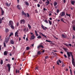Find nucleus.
I'll use <instances>...</instances> for the list:
<instances>
[{
  "mask_svg": "<svg viewBox=\"0 0 75 75\" xmlns=\"http://www.w3.org/2000/svg\"><path fill=\"white\" fill-rule=\"evenodd\" d=\"M41 27L43 29V30H46V29H47V28L45 27L42 24L41 25Z\"/></svg>",
  "mask_w": 75,
  "mask_h": 75,
  "instance_id": "5",
  "label": "nucleus"
},
{
  "mask_svg": "<svg viewBox=\"0 0 75 75\" xmlns=\"http://www.w3.org/2000/svg\"><path fill=\"white\" fill-rule=\"evenodd\" d=\"M64 15H65V13L64 11L60 13L59 14V16H61V17H64Z\"/></svg>",
  "mask_w": 75,
  "mask_h": 75,
  "instance_id": "3",
  "label": "nucleus"
},
{
  "mask_svg": "<svg viewBox=\"0 0 75 75\" xmlns=\"http://www.w3.org/2000/svg\"><path fill=\"white\" fill-rule=\"evenodd\" d=\"M8 31H9V30L8 28H6L5 29V32L6 33H7L8 32Z\"/></svg>",
  "mask_w": 75,
  "mask_h": 75,
  "instance_id": "23",
  "label": "nucleus"
},
{
  "mask_svg": "<svg viewBox=\"0 0 75 75\" xmlns=\"http://www.w3.org/2000/svg\"><path fill=\"white\" fill-rule=\"evenodd\" d=\"M14 25V23L13 21H9V26H11V25Z\"/></svg>",
  "mask_w": 75,
  "mask_h": 75,
  "instance_id": "4",
  "label": "nucleus"
},
{
  "mask_svg": "<svg viewBox=\"0 0 75 75\" xmlns=\"http://www.w3.org/2000/svg\"><path fill=\"white\" fill-rule=\"evenodd\" d=\"M68 45H69L70 47H71L72 46V45H71V44H69Z\"/></svg>",
  "mask_w": 75,
  "mask_h": 75,
  "instance_id": "53",
  "label": "nucleus"
},
{
  "mask_svg": "<svg viewBox=\"0 0 75 75\" xmlns=\"http://www.w3.org/2000/svg\"><path fill=\"white\" fill-rule=\"evenodd\" d=\"M53 55H55V56H56V57H57V53H53Z\"/></svg>",
  "mask_w": 75,
  "mask_h": 75,
  "instance_id": "39",
  "label": "nucleus"
},
{
  "mask_svg": "<svg viewBox=\"0 0 75 75\" xmlns=\"http://www.w3.org/2000/svg\"><path fill=\"white\" fill-rule=\"evenodd\" d=\"M39 3H40V4H41L42 3V1L41 0L39 2Z\"/></svg>",
  "mask_w": 75,
  "mask_h": 75,
  "instance_id": "36",
  "label": "nucleus"
},
{
  "mask_svg": "<svg viewBox=\"0 0 75 75\" xmlns=\"http://www.w3.org/2000/svg\"><path fill=\"white\" fill-rule=\"evenodd\" d=\"M36 69H37V70H38V67H36L35 69V70H36Z\"/></svg>",
  "mask_w": 75,
  "mask_h": 75,
  "instance_id": "55",
  "label": "nucleus"
},
{
  "mask_svg": "<svg viewBox=\"0 0 75 75\" xmlns=\"http://www.w3.org/2000/svg\"><path fill=\"white\" fill-rule=\"evenodd\" d=\"M70 73L71 74V75H72V71H71V69H70Z\"/></svg>",
  "mask_w": 75,
  "mask_h": 75,
  "instance_id": "38",
  "label": "nucleus"
},
{
  "mask_svg": "<svg viewBox=\"0 0 75 75\" xmlns=\"http://www.w3.org/2000/svg\"><path fill=\"white\" fill-rule=\"evenodd\" d=\"M66 1V0H63V3H65V2Z\"/></svg>",
  "mask_w": 75,
  "mask_h": 75,
  "instance_id": "56",
  "label": "nucleus"
},
{
  "mask_svg": "<svg viewBox=\"0 0 75 75\" xmlns=\"http://www.w3.org/2000/svg\"><path fill=\"white\" fill-rule=\"evenodd\" d=\"M22 14L23 16V15H25L24 16L25 17H27V14H26V13H24V11H23L22 12Z\"/></svg>",
  "mask_w": 75,
  "mask_h": 75,
  "instance_id": "11",
  "label": "nucleus"
},
{
  "mask_svg": "<svg viewBox=\"0 0 75 75\" xmlns=\"http://www.w3.org/2000/svg\"><path fill=\"white\" fill-rule=\"evenodd\" d=\"M44 22H45L46 23L48 24V21H47V20H45L44 21Z\"/></svg>",
  "mask_w": 75,
  "mask_h": 75,
  "instance_id": "30",
  "label": "nucleus"
},
{
  "mask_svg": "<svg viewBox=\"0 0 75 75\" xmlns=\"http://www.w3.org/2000/svg\"><path fill=\"white\" fill-rule=\"evenodd\" d=\"M9 39H10V37H8L6 39V40L8 41V40H9Z\"/></svg>",
  "mask_w": 75,
  "mask_h": 75,
  "instance_id": "48",
  "label": "nucleus"
},
{
  "mask_svg": "<svg viewBox=\"0 0 75 75\" xmlns=\"http://www.w3.org/2000/svg\"><path fill=\"white\" fill-rule=\"evenodd\" d=\"M18 33L17 32H16L15 34V37H18Z\"/></svg>",
  "mask_w": 75,
  "mask_h": 75,
  "instance_id": "13",
  "label": "nucleus"
},
{
  "mask_svg": "<svg viewBox=\"0 0 75 75\" xmlns=\"http://www.w3.org/2000/svg\"><path fill=\"white\" fill-rule=\"evenodd\" d=\"M13 35V33H11L10 34V36H11V35Z\"/></svg>",
  "mask_w": 75,
  "mask_h": 75,
  "instance_id": "41",
  "label": "nucleus"
},
{
  "mask_svg": "<svg viewBox=\"0 0 75 75\" xmlns=\"http://www.w3.org/2000/svg\"><path fill=\"white\" fill-rule=\"evenodd\" d=\"M0 9L1 10V15L3 16L4 15V11L3 10V8L1 7L0 8Z\"/></svg>",
  "mask_w": 75,
  "mask_h": 75,
  "instance_id": "8",
  "label": "nucleus"
},
{
  "mask_svg": "<svg viewBox=\"0 0 75 75\" xmlns=\"http://www.w3.org/2000/svg\"><path fill=\"white\" fill-rule=\"evenodd\" d=\"M4 47H6V45L5 42H4Z\"/></svg>",
  "mask_w": 75,
  "mask_h": 75,
  "instance_id": "34",
  "label": "nucleus"
},
{
  "mask_svg": "<svg viewBox=\"0 0 75 75\" xmlns=\"http://www.w3.org/2000/svg\"><path fill=\"white\" fill-rule=\"evenodd\" d=\"M25 4H26V5H27V6H29V3H28L27 2V1L25 2Z\"/></svg>",
  "mask_w": 75,
  "mask_h": 75,
  "instance_id": "28",
  "label": "nucleus"
},
{
  "mask_svg": "<svg viewBox=\"0 0 75 75\" xmlns=\"http://www.w3.org/2000/svg\"><path fill=\"white\" fill-rule=\"evenodd\" d=\"M17 8L19 10H20L21 9V6L19 5H18L17 6Z\"/></svg>",
  "mask_w": 75,
  "mask_h": 75,
  "instance_id": "16",
  "label": "nucleus"
},
{
  "mask_svg": "<svg viewBox=\"0 0 75 75\" xmlns=\"http://www.w3.org/2000/svg\"><path fill=\"white\" fill-rule=\"evenodd\" d=\"M7 66L8 68V71H10V69L11 68V67H10V64H7Z\"/></svg>",
  "mask_w": 75,
  "mask_h": 75,
  "instance_id": "10",
  "label": "nucleus"
},
{
  "mask_svg": "<svg viewBox=\"0 0 75 75\" xmlns=\"http://www.w3.org/2000/svg\"><path fill=\"white\" fill-rule=\"evenodd\" d=\"M52 51H54V52H57V51L56 50H52Z\"/></svg>",
  "mask_w": 75,
  "mask_h": 75,
  "instance_id": "59",
  "label": "nucleus"
},
{
  "mask_svg": "<svg viewBox=\"0 0 75 75\" xmlns=\"http://www.w3.org/2000/svg\"><path fill=\"white\" fill-rule=\"evenodd\" d=\"M19 25V23L18 22L16 24V25L17 26H18V25Z\"/></svg>",
  "mask_w": 75,
  "mask_h": 75,
  "instance_id": "50",
  "label": "nucleus"
},
{
  "mask_svg": "<svg viewBox=\"0 0 75 75\" xmlns=\"http://www.w3.org/2000/svg\"><path fill=\"white\" fill-rule=\"evenodd\" d=\"M10 42L11 44H14V41L13 40H11Z\"/></svg>",
  "mask_w": 75,
  "mask_h": 75,
  "instance_id": "14",
  "label": "nucleus"
},
{
  "mask_svg": "<svg viewBox=\"0 0 75 75\" xmlns=\"http://www.w3.org/2000/svg\"><path fill=\"white\" fill-rule=\"evenodd\" d=\"M8 41L7 40H6V39H5V42H6V43H7V42H8Z\"/></svg>",
  "mask_w": 75,
  "mask_h": 75,
  "instance_id": "35",
  "label": "nucleus"
},
{
  "mask_svg": "<svg viewBox=\"0 0 75 75\" xmlns=\"http://www.w3.org/2000/svg\"><path fill=\"white\" fill-rule=\"evenodd\" d=\"M60 20H61V21H64V20H63V19H62V18L60 19Z\"/></svg>",
  "mask_w": 75,
  "mask_h": 75,
  "instance_id": "61",
  "label": "nucleus"
},
{
  "mask_svg": "<svg viewBox=\"0 0 75 75\" xmlns=\"http://www.w3.org/2000/svg\"><path fill=\"white\" fill-rule=\"evenodd\" d=\"M10 26L11 27V28L12 29H13V30L14 29V26L13 25Z\"/></svg>",
  "mask_w": 75,
  "mask_h": 75,
  "instance_id": "20",
  "label": "nucleus"
},
{
  "mask_svg": "<svg viewBox=\"0 0 75 75\" xmlns=\"http://www.w3.org/2000/svg\"><path fill=\"white\" fill-rule=\"evenodd\" d=\"M27 17H30V15L29 14H28V13H27Z\"/></svg>",
  "mask_w": 75,
  "mask_h": 75,
  "instance_id": "37",
  "label": "nucleus"
},
{
  "mask_svg": "<svg viewBox=\"0 0 75 75\" xmlns=\"http://www.w3.org/2000/svg\"><path fill=\"white\" fill-rule=\"evenodd\" d=\"M72 29L74 31H75V25H72Z\"/></svg>",
  "mask_w": 75,
  "mask_h": 75,
  "instance_id": "17",
  "label": "nucleus"
},
{
  "mask_svg": "<svg viewBox=\"0 0 75 75\" xmlns=\"http://www.w3.org/2000/svg\"><path fill=\"white\" fill-rule=\"evenodd\" d=\"M66 16H69V17H71V14H69L66 13Z\"/></svg>",
  "mask_w": 75,
  "mask_h": 75,
  "instance_id": "31",
  "label": "nucleus"
},
{
  "mask_svg": "<svg viewBox=\"0 0 75 75\" xmlns=\"http://www.w3.org/2000/svg\"><path fill=\"white\" fill-rule=\"evenodd\" d=\"M52 15V14H51V13H50L49 14V16H51Z\"/></svg>",
  "mask_w": 75,
  "mask_h": 75,
  "instance_id": "62",
  "label": "nucleus"
},
{
  "mask_svg": "<svg viewBox=\"0 0 75 75\" xmlns=\"http://www.w3.org/2000/svg\"><path fill=\"white\" fill-rule=\"evenodd\" d=\"M39 34L40 35H42V36H43V37H44L45 38H47V36L43 34V33H41V32H40Z\"/></svg>",
  "mask_w": 75,
  "mask_h": 75,
  "instance_id": "7",
  "label": "nucleus"
},
{
  "mask_svg": "<svg viewBox=\"0 0 75 75\" xmlns=\"http://www.w3.org/2000/svg\"><path fill=\"white\" fill-rule=\"evenodd\" d=\"M35 38V36H34V35L33 34L30 37V40H34V39Z\"/></svg>",
  "mask_w": 75,
  "mask_h": 75,
  "instance_id": "6",
  "label": "nucleus"
},
{
  "mask_svg": "<svg viewBox=\"0 0 75 75\" xmlns=\"http://www.w3.org/2000/svg\"><path fill=\"white\" fill-rule=\"evenodd\" d=\"M20 23H21V24H24L25 23V20L24 19L21 20L20 21Z\"/></svg>",
  "mask_w": 75,
  "mask_h": 75,
  "instance_id": "9",
  "label": "nucleus"
},
{
  "mask_svg": "<svg viewBox=\"0 0 75 75\" xmlns=\"http://www.w3.org/2000/svg\"><path fill=\"white\" fill-rule=\"evenodd\" d=\"M30 34L31 35H33V33L32 32H31L30 33Z\"/></svg>",
  "mask_w": 75,
  "mask_h": 75,
  "instance_id": "60",
  "label": "nucleus"
},
{
  "mask_svg": "<svg viewBox=\"0 0 75 75\" xmlns=\"http://www.w3.org/2000/svg\"><path fill=\"white\" fill-rule=\"evenodd\" d=\"M37 38L38 39H40V38H42V37L41 36L39 35L37 37Z\"/></svg>",
  "mask_w": 75,
  "mask_h": 75,
  "instance_id": "25",
  "label": "nucleus"
},
{
  "mask_svg": "<svg viewBox=\"0 0 75 75\" xmlns=\"http://www.w3.org/2000/svg\"><path fill=\"white\" fill-rule=\"evenodd\" d=\"M54 6H56L57 5V2L55 1L54 2Z\"/></svg>",
  "mask_w": 75,
  "mask_h": 75,
  "instance_id": "19",
  "label": "nucleus"
},
{
  "mask_svg": "<svg viewBox=\"0 0 75 75\" xmlns=\"http://www.w3.org/2000/svg\"><path fill=\"white\" fill-rule=\"evenodd\" d=\"M48 57V56H46V57H45V59H47Z\"/></svg>",
  "mask_w": 75,
  "mask_h": 75,
  "instance_id": "54",
  "label": "nucleus"
},
{
  "mask_svg": "<svg viewBox=\"0 0 75 75\" xmlns=\"http://www.w3.org/2000/svg\"><path fill=\"white\" fill-rule=\"evenodd\" d=\"M57 64L58 65H59V62H58V61H57Z\"/></svg>",
  "mask_w": 75,
  "mask_h": 75,
  "instance_id": "51",
  "label": "nucleus"
},
{
  "mask_svg": "<svg viewBox=\"0 0 75 75\" xmlns=\"http://www.w3.org/2000/svg\"><path fill=\"white\" fill-rule=\"evenodd\" d=\"M37 6L38 7H40V5L39 4H38Z\"/></svg>",
  "mask_w": 75,
  "mask_h": 75,
  "instance_id": "49",
  "label": "nucleus"
},
{
  "mask_svg": "<svg viewBox=\"0 0 75 75\" xmlns=\"http://www.w3.org/2000/svg\"><path fill=\"white\" fill-rule=\"evenodd\" d=\"M65 67V65L64 64V63H63V65L62 66V67Z\"/></svg>",
  "mask_w": 75,
  "mask_h": 75,
  "instance_id": "44",
  "label": "nucleus"
},
{
  "mask_svg": "<svg viewBox=\"0 0 75 75\" xmlns=\"http://www.w3.org/2000/svg\"><path fill=\"white\" fill-rule=\"evenodd\" d=\"M59 10L58 9H57V13H59Z\"/></svg>",
  "mask_w": 75,
  "mask_h": 75,
  "instance_id": "43",
  "label": "nucleus"
},
{
  "mask_svg": "<svg viewBox=\"0 0 75 75\" xmlns=\"http://www.w3.org/2000/svg\"><path fill=\"white\" fill-rule=\"evenodd\" d=\"M29 49H30V47H26V50H28Z\"/></svg>",
  "mask_w": 75,
  "mask_h": 75,
  "instance_id": "45",
  "label": "nucleus"
},
{
  "mask_svg": "<svg viewBox=\"0 0 75 75\" xmlns=\"http://www.w3.org/2000/svg\"><path fill=\"white\" fill-rule=\"evenodd\" d=\"M64 45H66V46H67V47H69V45H68V44H67V43H65L64 44Z\"/></svg>",
  "mask_w": 75,
  "mask_h": 75,
  "instance_id": "42",
  "label": "nucleus"
},
{
  "mask_svg": "<svg viewBox=\"0 0 75 75\" xmlns=\"http://www.w3.org/2000/svg\"><path fill=\"white\" fill-rule=\"evenodd\" d=\"M41 54V52H40V51H38L37 53L38 55H40V54Z\"/></svg>",
  "mask_w": 75,
  "mask_h": 75,
  "instance_id": "26",
  "label": "nucleus"
},
{
  "mask_svg": "<svg viewBox=\"0 0 75 75\" xmlns=\"http://www.w3.org/2000/svg\"><path fill=\"white\" fill-rule=\"evenodd\" d=\"M5 4L7 7H10L11 5V3H10L9 4L8 3H6Z\"/></svg>",
  "mask_w": 75,
  "mask_h": 75,
  "instance_id": "12",
  "label": "nucleus"
},
{
  "mask_svg": "<svg viewBox=\"0 0 75 75\" xmlns=\"http://www.w3.org/2000/svg\"><path fill=\"white\" fill-rule=\"evenodd\" d=\"M23 31H26V28H24L23 29Z\"/></svg>",
  "mask_w": 75,
  "mask_h": 75,
  "instance_id": "58",
  "label": "nucleus"
},
{
  "mask_svg": "<svg viewBox=\"0 0 75 75\" xmlns=\"http://www.w3.org/2000/svg\"><path fill=\"white\" fill-rule=\"evenodd\" d=\"M3 62L2 59L1 60V62H0V64L1 65H3Z\"/></svg>",
  "mask_w": 75,
  "mask_h": 75,
  "instance_id": "27",
  "label": "nucleus"
},
{
  "mask_svg": "<svg viewBox=\"0 0 75 75\" xmlns=\"http://www.w3.org/2000/svg\"><path fill=\"white\" fill-rule=\"evenodd\" d=\"M35 32L36 36H38V34L37 33V31L35 30Z\"/></svg>",
  "mask_w": 75,
  "mask_h": 75,
  "instance_id": "24",
  "label": "nucleus"
},
{
  "mask_svg": "<svg viewBox=\"0 0 75 75\" xmlns=\"http://www.w3.org/2000/svg\"><path fill=\"white\" fill-rule=\"evenodd\" d=\"M42 43H41L40 44V45L38 46L37 47V48H38V49H39V48H44V46H43V45H42Z\"/></svg>",
  "mask_w": 75,
  "mask_h": 75,
  "instance_id": "2",
  "label": "nucleus"
},
{
  "mask_svg": "<svg viewBox=\"0 0 75 75\" xmlns=\"http://www.w3.org/2000/svg\"><path fill=\"white\" fill-rule=\"evenodd\" d=\"M75 2L74 1H71V3L72 4V5H74V4L75 3Z\"/></svg>",
  "mask_w": 75,
  "mask_h": 75,
  "instance_id": "22",
  "label": "nucleus"
},
{
  "mask_svg": "<svg viewBox=\"0 0 75 75\" xmlns=\"http://www.w3.org/2000/svg\"><path fill=\"white\" fill-rule=\"evenodd\" d=\"M46 3L47 4H50V1L48 0H47V2H46Z\"/></svg>",
  "mask_w": 75,
  "mask_h": 75,
  "instance_id": "32",
  "label": "nucleus"
},
{
  "mask_svg": "<svg viewBox=\"0 0 75 75\" xmlns=\"http://www.w3.org/2000/svg\"><path fill=\"white\" fill-rule=\"evenodd\" d=\"M67 55L68 58H69V57H71V58L72 59V64L73 65L74 67H75V61H74V59L73 58L74 56L72 55V52H67Z\"/></svg>",
  "mask_w": 75,
  "mask_h": 75,
  "instance_id": "1",
  "label": "nucleus"
},
{
  "mask_svg": "<svg viewBox=\"0 0 75 75\" xmlns=\"http://www.w3.org/2000/svg\"><path fill=\"white\" fill-rule=\"evenodd\" d=\"M49 23L50 25H52V22L50 20H48Z\"/></svg>",
  "mask_w": 75,
  "mask_h": 75,
  "instance_id": "29",
  "label": "nucleus"
},
{
  "mask_svg": "<svg viewBox=\"0 0 75 75\" xmlns=\"http://www.w3.org/2000/svg\"><path fill=\"white\" fill-rule=\"evenodd\" d=\"M4 55H7L8 54L7 52L6 51H5L4 52Z\"/></svg>",
  "mask_w": 75,
  "mask_h": 75,
  "instance_id": "15",
  "label": "nucleus"
},
{
  "mask_svg": "<svg viewBox=\"0 0 75 75\" xmlns=\"http://www.w3.org/2000/svg\"><path fill=\"white\" fill-rule=\"evenodd\" d=\"M1 23H2V20H1V18H0V24H1Z\"/></svg>",
  "mask_w": 75,
  "mask_h": 75,
  "instance_id": "40",
  "label": "nucleus"
},
{
  "mask_svg": "<svg viewBox=\"0 0 75 75\" xmlns=\"http://www.w3.org/2000/svg\"><path fill=\"white\" fill-rule=\"evenodd\" d=\"M68 71V69H66L65 70V71Z\"/></svg>",
  "mask_w": 75,
  "mask_h": 75,
  "instance_id": "64",
  "label": "nucleus"
},
{
  "mask_svg": "<svg viewBox=\"0 0 75 75\" xmlns=\"http://www.w3.org/2000/svg\"><path fill=\"white\" fill-rule=\"evenodd\" d=\"M64 57H65V58H67V56L65 54H64Z\"/></svg>",
  "mask_w": 75,
  "mask_h": 75,
  "instance_id": "52",
  "label": "nucleus"
},
{
  "mask_svg": "<svg viewBox=\"0 0 75 75\" xmlns=\"http://www.w3.org/2000/svg\"><path fill=\"white\" fill-rule=\"evenodd\" d=\"M45 52V50H42V52Z\"/></svg>",
  "mask_w": 75,
  "mask_h": 75,
  "instance_id": "63",
  "label": "nucleus"
},
{
  "mask_svg": "<svg viewBox=\"0 0 75 75\" xmlns=\"http://www.w3.org/2000/svg\"><path fill=\"white\" fill-rule=\"evenodd\" d=\"M46 42H51L50 41L48 40H46Z\"/></svg>",
  "mask_w": 75,
  "mask_h": 75,
  "instance_id": "33",
  "label": "nucleus"
},
{
  "mask_svg": "<svg viewBox=\"0 0 75 75\" xmlns=\"http://www.w3.org/2000/svg\"><path fill=\"white\" fill-rule=\"evenodd\" d=\"M58 62H59V63H61L62 62V61H61V60L60 59H59L58 60Z\"/></svg>",
  "mask_w": 75,
  "mask_h": 75,
  "instance_id": "47",
  "label": "nucleus"
},
{
  "mask_svg": "<svg viewBox=\"0 0 75 75\" xmlns=\"http://www.w3.org/2000/svg\"><path fill=\"white\" fill-rule=\"evenodd\" d=\"M4 18V17H3L1 19V20H4V19H3Z\"/></svg>",
  "mask_w": 75,
  "mask_h": 75,
  "instance_id": "57",
  "label": "nucleus"
},
{
  "mask_svg": "<svg viewBox=\"0 0 75 75\" xmlns=\"http://www.w3.org/2000/svg\"><path fill=\"white\" fill-rule=\"evenodd\" d=\"M28 27L29 29H31V25H30L29 24H28Z\"/></svg>",
  "mask_w": 75,
  "mask_h": 75,
  "instance_id": "21",
  "label": "nucleus"
},
{
  "mask_svg": "<svg viewBox=\"0 0 75 75\" xmlns=\"http://www.w3.org/2000/svg\"><path fill=\"white\" fill-rule=\"evenodd\" d=\"M62 37L63 38H67V36H66V35H64L63 34L62 35Z\"/></svg>",
  "mask_w": 75,
  "mask_h": 75,
  "instance_id": "18",
  "label": "nucleus"
},
{
  "mask_svg": "<svg viewBox=\"0 0 75 75\" xmlns=\"http://www.w3.org/2000/svg\"><path fill=\"white\" fill-rule=\"evenodd\" d=\"M64 50L65 51H66V52H67V51H66L67 50V49L65 48H64Z\"/></svg>",
  "mask_w": 75,
  "mask_h": 75,
  "instance_id": "46",
  "label": "nucleus"
}]
</instances>
